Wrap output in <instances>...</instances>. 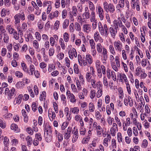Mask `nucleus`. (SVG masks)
I'll return each instance as SVG.
<instances>
[{"mask_svg":"<svg viewBox=\"0 0 151 151\" xmlns=\"http://www.w3.org/2000/svg\"><path fill=\"white\" fill-rule=\"evenodd\" d=\"M104 8L106 12H109L110 13H113L115 11V7L113 4L110 3L109 4L106 1H104L103 3Z\"/></svg>","mask_w":151,"mask_h":151,"instance_id":"nucleus-1","label":"nucleus"},{"mask_svg":"<svg viewBox=\"0 0 151 151\" xmlns=\"http://www.w3.org/2000/svg\"><path fill=\"white\" fill-rule=\"evenodd\" d=\"M14 24H17L20 23V20L24 21L25 19V16L24 12L21 13H19L16 14L14 17Z\"/></svg>","mask_w":151,"mask_h":151,"instance_id":"nucleus-2","label":"nucleus"},{"mask_svg":"<svg viewBox=\"0 0 151 151\" xmlns=\"http://www.w3.org/2000/svg\"><path fill=\"white\" fill-rule=\"evenodd\" d=\"M78 11L76 6L72 7L71 10L69 12L70 19L71 21H73L74 20V17H76L78 14Z\"/></svg>","mask_w":151,"mask_h":151,"instance_id":"nucleus-3","label":"nucleus"},{"mask_svg":"<svg viewBox=\"0 0 151 151\" xmlns=\"http://www.w3.org/2000/svg\"><path fill=\"white\" fill-rule=\"evenodd\" d=\"M109 29L106 24L103 25V27L99 29V31L101 35L107 37L108 34Z\"/></svg>","mask_w":151,"mask_h":151,"instance_id":"nucleus-4","label":"nucleus"},{"mask_svg":"<svg viewBox=\"0 0 151 151\" xmlns=\"http://www.w3.org/2000/svg\"><path fill=\"white\" fill-rule=\"evenodd\" d=\"M90 69L91 72H87L86 73V80L88 82H90V80H91V79L92 78L91 75L93 76H96V75L95 73V71L94 70L93 67H90Z\"/></svg>","mask_w":151,"mask_h":151,"instance_id":"nucleus-5","label":"nucleus"},{"mask_svg":"<svg viewBox=\"0 0 151 151\" xmlns=\"http://www.w3.org/2000/svg\"><path fill=\"white\" fill-rule=\"evenodd\" d=\"M122 19L120 17L117 18V20H115L113 22L114 25L115 29H118L119 27H121L124 25L122 22Z\"/></svg>","mask_w":151,"mask_h":151,"instance_id":"nucleus-6","label":"nucleus"},{"mask_svg":"<svg viewBox=\"0 0 151 151\" xmlns=\"http://www.w3.org/2000/svg\"><path fill=\"white\" fill-rule=\"evenodd\" d=\"M114 47L116 50L121 52L122 50V45L119 40L115 41L114 43Z\"/></svg>","mask_w":151,"mask_h":151,"instance_id":"nucleus-7","label":"nucleus"},{"mask_svg":"<svg viewBox=\"0 0 151 151\" xmlns=\"http://www.w3.org/2000/svg\"><path fill=\"white\" fill-rule=\"evenodd\" d=\"M16 92H15V89L14 88L12 87L10 90L9 92L7 95L8 99L10 100L14 98L16 96Z\"/></svg>","mask_w":151,"mask_h":151,"instance_id":"nucleus-8","label":"nucleus"},{"mask_svg":"<svg viewBox=\"0 0 151 151\" xmlns=\"http://www.w3.org/2000/svg\"><path fill=\"white\" fill-rule=\"evenodd\" d=\"M89 7L90 9L91 16L93 18L95 15H96L94 10L95 9L94 5L93 3L91 1H89Z\"/></svg>","mask_w":151,"mask_h":151,"instance_id":"nucleus-9","label":"nucleus"},{"mask_svg":"<svg viewBox=\"0 0 151 151\" xmlns=\"http://www.w3.org/2000/svg\"><path fill=\"white\" fill-rule=\"evenodd\" d=\"M98 14L101 20H102L104 19V11L103 9L100 6L98 7Z\"/></svg>","mask_w":151,"mask_h":151,"instance_id":"nucleus-10","label":"nucleus"},{"mask_svg":"<svg viewBox=\"0 0 151 151\" xmlns=\"http://www.w3.org/2000/svg\"><path fill=\"white\" fill-rule=\"evenodd\" d=\"M127 97V99L124 98V104L126 106H127L128 105L127 101H128L129 105L130 107H132L133 105V100L131 98L130 96H128Z\"/></svg>","mask_w":151,"mask_h":151,"instance_id":"nucleus-11","label":"nucleus"},{"mask_svg":"<svg viewBox=\"0 0 151 151\" xmlns=\"http://www.w3.org/2000/svg\"><path fill=\"white\" fill-rule=\"evenodd\" d=\"M94 38L96 42H98L99 40H100V42H103V40L101 37L99 32L98 31L95 32L94 35Z\"/></svg>","mask_w":151,"mask_h":151,"instance_id":"nucleus-12","label":"nucleus"},{"mask_svg":"<svg viewBox=\"0 0 151 151\" xmlns=\"http://www.w3.org/2000/svg\"><path fill=\"white\" fill-rule=\"evenodd\" d=\"M83 29L85 32L88 33L91 31V25L88 24H84L83 25Z\"/></svg>","mask_w":151,"mask_h":151,"instance_id":"nucleus-13","label":"nucleus"},{"mask_svg":"<svg viewBox=\"0 0 151 151\" xmlns=\"http://www.w3.org/2000/svg\"><path fill=\"white\" fill-rule=\"evenodd\" d=\"M96 15H95L93 18L91 17V18H90V20L91 22H93L92 23V26L93 29H96L97 27V20L96 19Z\"/></svg>","mask_w":151,"mask_h":151,"instance_id":"nucleus-14","label":"nucleus"},{"mask_svg":"<svg viewBox=\"0 0 151 151\" xmlns=\"http://www.w3.org/2000/svg\"><path fill=\"white\" fill-rule=\"evenodd\" d=\"M44 135L45 137L46 140L47 142L51 141L52 139V133L45 132Z\"/></svg>","mask_w":151,"mask_h":151,"instance_id":"nucleus-15","label":"nucleus"},{"mask_svg":"<svg viewBox=\"0 0 151 151\" xmlns=\"http://www.w3.org/2000/svg\"><path fill=\"white\" fill-rule=\"evenodd\" d=\"M35 70V69L34 65L31 64L29 66V70H28L27 73H28L30 76L33 75Z\"/></svg>","mask_w":151,"mask_h":151,"instance_id":"nucleus-16","label":"nucleus"},{"mask_svg":"<svg viewBox=\"0 0 151 151\" xmlns=\"http://www.w3.org/2000/svg\"><path fill=\"white\" fill-rule=\"evenodd\" d=\"M109 29L111 36L113 38H114L117 32V29H115V28L114 29L113 27H110Z\"/></svg>","mask_w":151,"mask_h":151,"instance_id":"nucleus-17","label":"nucleus"},{"mask_svg":"<svg viewBox=\"0 0 151 151\" xmlns=\"http://www.w3.org/2000/svg\"><path fill=\"white\" fill-rule=\"evenodd\" d=\"M79 111L78 107H76L73 108H70V112L74 114H78Z\"/></svg>","mask_w":151,"mask_h":151,"instance_id":"nucleus-18","label":"nucleus"},{"mask_svg":"<svg viewBox=\"0 0 151 151\" xmlns=\"http://www.w3.org/2000/svg\"><path fill=\"white\" fill-rule=\"evenodd\" d=\"M107 53V51L106 49L104 47L103 48L102 55L103 59L105 61H106L108 58V55Z\"/></svg>","mask_w":151,"mask_h":151,"instance_id":"nucleus-19","label":"nucleus"},{"mask_svg":"<svg viewBox=\"0 0 151 151\" xmlns=\"http://www.w3.org/2000/svg\"><path fill=\"white\" fill-rule=\"evenodd\" d=\"M86 59L88 63L90 65L93 62L92 57L89 54H87L86 55Z\"/></svg>","mask_w":151,"mask_h":151,"instance_id":"nucleus-20","label":"nucleus"},{"mask_svg":"<svg viewBox=\"0 0 151 151\" xmlns=\"http://www.w3.org/2000/svg\"><path fill=\"white\" fill-rule=\"evenodd\" d=\"M6 33L5 27L3 25H0V35L3 36Z\"/></svg>","mask_w":151,"mask_h":151,"instance_id":"nucleus-21","label":"nucleus"},{"mask_svg":"<svg viewBox=\"0 0 151 151\" xmlns=\"http://www.w3.org/2000/svg\"><path fill=\"white\" fill-rule=\"evenodd\" d=\"M68 98L70 99V102L72 103H75L76 101L75 97L73 94L70 96L68 95Z\"/></svg>","mask_w":151,"mask_h":151,"instance_id":"nucleus-22","label":"nucleus"},{"mask_svg":"<svg viewBox=\"0 0 151 151\" xmlns=\"http://www.w3.org/2000/svg\"><path fill=\"white\" fill-rule=\"evenodd\" d=\"M6 29L10 34L14 33L16 31L14 29L12 28L10 25L7 26Z\"/></svg>","mask_w":151,"mask_h":151,"instance_id":"nucleus-23","label":"nucleus"},{"mask_svg":"<svg viewBox=\"0 0 151 151\" xmlns=\"http://www.w3.org/2000/svg\"><path fill=\"white\" fill-rule=\"evenodd\" d=\"M24 83L22 81L18 82L16 84V86L17 88H22L24 86Z\"/></svg>","mask_w":151,"mask_h":151,"instance_id":"nucleus-24","label":"nucleus"},{"mask_svg":"<svg viewBox=\"0 0 151 151\" xmlns=\"http://www.w3.org/2000/svg\"><path fill=\"white\" fill-rule=\"evenodd\" d=\"M88 108L90 112H93L95 110V106L93 103H90L89 104Z\"/></svg>","mask_w":151,"mask_h":151,"instance_id":"nucleus-25","label":"nucleus"},{"mask_svg":"<svg viewBox=\"0 0 151 151\" xmlns=\"http://www.w3.org/2000/svg\"><path fill=\"white\" fill-rule=\"evenodd\" d=\"M97 132V134L99 137L101 136V131H102L101 127L100 126H98L96 128Z\"/></svg>","mask_w":151,"mask_h":151,"instance_id":"nucleus-26","label":"nucleus"},{"mask_svg":"<svg viewBox=\"0 0 151 151\" xmlns=\"http://www.w3.org/2000/svg\"><path fill=\"white\" fill-rule=\"evenodd\" d=\"M10 127L12 130L16 131L17 132L19 131V129L17 125L15 124H12Z\"/></svg>","mask_w":151,"mask_h":151,"instance_id":"nucleus-27","label":"nucleus"},{"mask_svg":"<svg viewBox=\"0 0 151 151\" xmlns=\"http://www.w3.org/2000/svg\"><path fill=\"white\" fill-rule=\"evenodd\" d=\"M83 16L85 19H90L91 18V14H90V12H84L83 14Z\"/></svg>","mask_w":151,"mask_h":151,"instance_id":"nucleus-28","label":"nucleus"},{"mask_svg":"<svg viewBox=\"0 0 151 151\" xmlns=\"http://www.w3.org/2000/svg\"><path fill=\"white\" fill-rule=\"evenodd\" d=\"M96 49L99 53H101L102 50V46L100 43H98L96 45Z\"/></svg>","mask_w":151,"mask_h":151,"instance_id":"nucleus-29","label":"nucleus"},{"mask_svg":"<svg viewBox=\"0 0 151 151\" xmlns=\"http://www.w3.org/2000/svg\"><path fill=\"white\" fill-rule=\"evenodd\" d=\"M28 145H31L32 143V139L30 136H27L26 138Z\"/></svg>","mask_w":151,"mask_h":151,"instance_id":"nucleus-30","label":"nucleus"},{"mask_svg":"<svg viewBox=\"0 0 151 151\" xmlns=\"http://www.w3.org/2000/svg\"><path fill=\"white\" fill-rule=\"evenodd\" d=\"M45 132L52 133V131L51 127L49 125H46L45 127Z\"/></svg>","mask_w":151,"mask_h":151,"instance_id":"nucleus-31","label":"nucleus"},{"mask_svg":"<svg viewBox=\"0 0 151 151\" xmlns=\"http://www.w3.org/2000/svg\"><path fill=\"white\" fill-rule=\"evenodd\" d=\"M89 44L92 49H95V43L93 39H91L89 40Z\"/></svg>","mask_w":151,"mask_h":151,"instance_id":"nucleus-32","label":"nucleus"},{"mask_svg":"<svg viewBox=\"0 0 151 151\" xmlns=\"http://www.w3.org/2000/svg\"><path fill=\"white\" fill-rule=\"evenodd\" d=\"M63 38L64 41L66 42H67L69 41V37L68 34L67 32H65L63 34Z\"/></svg>","mask_w":151,"mask_h":151,"instance_id":"nucleus-33","label":"nucleus"},{"mask_svg":"<svg viewBox=\"0 0 151 151\" xmlns=\"http://www.w3.org/2000/svg\"><path fill=\"white\" fill-rule=\"evenodd\" d=\"M96 91L95 90L92 89L91 91L90 97L91 99H93L96 96Z\"/></svg>","mask_w":151,"mask_h":151,"instance_id":"nucleus-34","label":"nucleus"},{"mask_svg":"<svg viewBox=\"0 0 151 151\" xmlns=\"http://www.w3.org/2000/svg\"><path fill=\"white\" fill-rule=\"evenodd\" d=\"M69 23V20L68 19L65 20L63 23V28L64 29H66L68 26Z\"/></svg>","mask_w":151,"mask_h":151,"instance_id":"nucleus-35","label":"nucleus"},{"mask_svg":"<svg viewBox=\"0 0 151 151\" xmlns=\"http://www.w3.org/2000/svg\"><path fill=\"white\" fill-rule=\"evenodd\" d=\"M119 97L120 99H122L124 96V93L122 89L121 88H119Z\"/></svg>","mask_w":151,"mask_h":151,"instance_id":"nucleus-36","label":"nucleus"},{"mask_svg":"<svg viewBox=\"0 0 151 151\" xmlns=\"http://www.w3.org/2000/svg\"><path fill=\"white\" fill-rule=\"evenodd\" d=\"M3 37V40L4 43H8L9 41V36L7 34L4 35Z\"/></svg>","mask_w":151,"mask_h":151,"instance_id":"nucleus-37","label":"nucleus"},{"mask_svg":"<svg viewBox=\"0 0 151 151\" xmlns=\"http://www.w3.org/2000/svg\"><path fill=\"white\" fill-rule=\"evenodd\" d=\"M59 42L61 47L63 50L65 49V46L63 39L62 38H60V39Z\"/></svg>","mask_w":151,"mask_h":151,"instance_id":"nucleus-38","label":"nucleus"},{"mask_svg":"<svg viewBox=\"0 0 151 151\" xmlns=\"http://www.w3.org/2000/svg\"><path fill=\"white\" fill-rule=\"evenodd\" d=\"M33 45L34 47L36 49L38 50L39 48V43L37 41L34 40L33 41Z\"/></svg>","mask_w":151,"mask_h":151,"instance_id":"nucleus-39","label":"nucleus"},{"mask_svg":"<svg viewBox=\"0 0 151 151\" xmlns=\"http://www.w3.org/2000/svg\"><path fill=\"white\" fill-rule=\"evenodd\" d=\"M22 68L23 70L25 72H27L28 71V69L27 68L26 65L24 63H21Z\"/></svg>","mask_w":151,"mask_h":151,"instance_id":"nucleus-40","label":"nucleus"},{"mask_svg":"<svg viewBox=\"0 0 151 151\" xmlns=\"http://www.w3.org/2000/svg\"><path fill=\"white\" fill-rule=\"evenodd\" d=\"M46 96V93L45 91H44L42 92V94L40 95V101L43 100L44 99H45Z\"/></svg>","mask_w":151,"mask_h":151,"instance_id":"nucleus-41","label":"nucleus"},{"mask_svg":"<svg viewBox=\"0 0 151 151\" xmlns=\"http://www.w3.org/2000/svg\"><path fill=\"white\" fill-rule=\"evenodd\" d=\"M55 52V50L54 48L52 47H50L49 50V55L50 56H52Z\"/></svg>","mask_w":151,"mask_h":151,"instance_id":"nucleus-42","label":"nucleus"},{"mask_svg":"<svg viewBox=\"0 0 151 151\" xmlns=\"http://www.w3.org/2000/svg\"><path fill=\"white\" fill-rule=\"evenodd\" d=\"M35 139L39 141H41L42 139V137L41 134L38 133L36 134L35 135Z\"/></svg>","mask_w":151,"mask_h":151,"instance_id":"nucleus-43","label":"nucleus"},{"mask_svg":"<svg viewBox=\"0 0 151 151\" xmlns=\"http://www.w3.org/2000/svg\"><path fill=\"white\" fill-rule=\"evenodd\" d=\"M109 49L110 52L111 54L113 55H114L116 54L114 48L112 45H109Z\"/></svg>","mask_w":151,"mask_h":151,"instance_id":"nucleus-44","label":"nucleus"},{"mask_svg":"<svg viewBox=\"0 0 151 151\" xmlns=\"http://www.w3.org/2000/svg\"><path fill=\"white\" fill-rule=\"evenodd\" d=\"M27 18L29 20L33 21L35 19V15L33 14H29L27 16Z\"/></svg>","mask_w":151,"mask_h":151,"instance_id":"nucleus-45","label":"nucleus"},{"mask_svg":"<svg viewBox=\"0 0 151 151\" xmlns=\"http://www.w3.org/2000/svg\"><path fill=\"white\" fill-rule=\"evenodd\" d=\"M110 140H108V139L105 138L104 139L103 144V145L107 147L108 146V142H110Z\"/></svg>","mask_w":151,"mask_h":151,"instance_id":"nucleus-46","label":"nucleus"},{"mask_svg":"<svg viewBox=\"0 0 151 151\" xmlns=\"http://www.w3.org/2000/svg\"><path fill=\"white\" fill-rule=\"evenodd\" d=\"M102 94V89H99L96 93V96L97 98L100 97Z\"/></svg>","mask_w":151,"mask_h":151,"instance_id":"nucleus-47","label":"nucleus"},{"mask_svg":"<svg viewBox=\"0 0 151 151\" xmlns=\"http://www.w3.org/2000/svg\"><path fill=\"white\" fill-rule=\"evenodd\" d=\"M36 39L39 41H40L41 39V36L39 33L37 32L35 34Z\"/></svg>","mask_w":151,"mask_h":151,"instance_id":"nucleus-48","label":"nucleus"},{"mask_svg":"<svg viewBox=\"0 0 151 151\" xmlns=\"http://www.w3.org/2000/svg\"><path fill=\"white\" fill-rule=\"evenodd\" d=\"M103 85L100 81H98L96 84V87H97L99 89H101L102 88Z\"/></svg>","mask_w":151,"mask_h":151,"instance_id":"nucleus-49","label":"nucleus"},{"mask_svg":"<svg viewBox=\"0 0 151 151\" xmlns=\"http://www.w3.org/2000/svg\"><path fill=\"white\" fill-rule=\"evenodd\" d=\"M27 23L25 22H23L22 26V29L24 32L27 30Z\"/></svg>","mask_w":151,"mask_h":151,"instance_id":"nucleus-50","label":"nucleus"},{"mask_svg":"<svg viewBox=\"0 0 151 151\" xmlns=\"http://www.w3.org/2000/svg\"><path fill=\"white\" fill-rule=\"evenodd\" d=\"M78 60L80 65L81 66H82V63L81 62L83 61V60H82L81 56L80 54L78 55Z\"/></svg>","mask_w":151,"mask_h":151,"instance_id":"nucleus-51","label":"nucleus"},{"mask_svg":"<svg viewBox=\"0 0 151 151\" xmlns=\"http://www.w3.org/2000/svg\"><path fill=\"white\" fill-rule=\"evenodd\" d=\"M91 85L93 88H96V84H95L96 80L94 79H92L90 80Z\"/></svg>","mask_w":151,"mask_h":151,"instance_id":"nucleus-52","label":"nucleus"},{"mask_svg":"<svg viewBox=\"0 0 151 151\" xmlns=\"http://www.w3.org/2000/svg\"><path fill=\"white\" fill-rule=\"evenodd\" d=\"M38 27L39 29H41L43 27L44 24L42 22L41 20L39 21L37 24Z\"/></svg>","mask_w":151,"mask_h":151,"instance_id":"nucleus-53","label":"nucleus"},{"mask_svg":"<svg viewBox=\"0 0 151 151\" xmlns=\"http://www.w3.org/2000/svg\"><path fill=\"white\" fill-rule=\"evenodd\" d=\"M6 10L5 9H3L1 12V16L2 17H5L6 15Z\"/></svg>","mask_w":151,"mask_h":151,"instance_id":"nucleus-54","label":"nucleus"},{"mask_svg":"<svg viewBox=\"0 0 151 151\" xmlns=\"http://www.w3.org/2000/svg\"><path fill=\"white\" fill-rule=\"evenodd\" d=\"M120 79L121 82L123 81V79L124 80L127 78L126 75L124 73L120 74H119Z\"/></svg>","mask_w":151,"mask_h":151,"instance_id":"nucleus-55","label":"nucleus"},{"mask_svg":"<svg viewBox=\"0 0 151 151\" xmlns=\"http://www.w3.org/2000/svg\"><path fill=\"white\" fill-rule=\"evenodd\" d=\"M115 119L119 127H121L122 124L120 122V119L117 116H115Z\"/></svg>","mask_w":151,"mask_h":151,"instance_id":"nucleus-56","label":"nucleus"},{"mask_svg":"<svg viewBox=\"0 0 151 151\" xmlns=\"http://www.w3.org/2000/svg\"><path fill=\"white\" fill-rule=\"evenodd\" d=\"M7 52V50L6 48H3L2 49L1 51V55L3 56L4 57V56L5 55H6Z\"/></svg>","mask_w":151,"mask_h":151,"instance_id":"nucleus-57","label":"nucleus"},{"mask_svg":"<svg viewBox=\"0 0 151 151\" xmlns=\"http://www.w3.org/2000/svg\"><path fill=\"white\" fill-rule=\"evenodd\" d=\"M75 29L76 30L80 31L81 30V28L80 24L78 23L77 22L75 23Z\"/></svg>","mask_w":151,"mask_h":151,"instance_id":"nucleus-58","label":"nucleus"},{"mask_svg":"<svg viewBox=\"0 0 151 151\" xmlns=\"http://www.w3.org/2000/svg\"><path fill=\"white\" fill-rule=\"evenodd\" d=\"M65 62L66 66L68 68H69L70 65V61L68 58H65Z\"/></svg>","mask_w":151,"mask_h":151,"instance_id":"nucleus-59","label":"nucleus"},{"mask_svg":"<svg viewBox=\"0 0 151 151\" xmlns=\"http://www.w3.org/2000/svg\"><path fill=\"white\" fill-rule=\"evenodd\" d=\"M117 139L119 142H122V138L121 134L120 133H118L117 134Z\"/></svg>","mask_w":151,"mask_h":151,"instance_id":"nucleus-60","label":"nucleus"},{"mask_svg":"<svg viewBox=\"0 0 151 151\" xmlns=\"http://www.w3.org/2000/svg\"><path fill=\"white\" fill-rule=\"evenodd\" d=\"M147 59H143L141 61L142 66L145 67L146 65Z\"/></svg>","mask_w":151,"mask_h":151,"instance_id":"nucleus-61","label":"nucleus"},{"mask_svg":"<svg viewBox=\"0 0 151 151\" xmlns=\"http://www.w3.org/2000/svg\"><path fill=\"white\" fill-rule=\"evenodd\" d=\"M71 88L72 90V91L78 93V92L77 91V89L76 88L75 86V85L74 84H71Z\"/></svg>","mask_w":151,"mask_h":151,"instance_id":"nucleus-62","label":"nucleus"},{"mask_svg":"<svg viewBox=\"0 0 151 151\" xmlns=\"http://www.w3.org/2000/svg\"><path fill=\"white\" fill-rule=\"evenodd\" d=\"M90 139V137H88L86 138H83L82 141V143L83 144H86L89 141Z\"/></svg>","mask_w":151,"mask_h":151,"instance_id":"nucleus-63","label":"nucleus"},{"mask_svg":"<svg viewBox=\"0 0 151 151\" xmlns=\"http://www.w3.org/2000/svg\"><path fill=\"white\" fill-rule=\"evenodd\" d=\"M4 5L7 7L9 6L11 3L10 0H4Z\"/></svg>","mask_w":151,"mask_h":151,"instance_id":"nucleus-64","label":"nucleus"}]
</instances>
